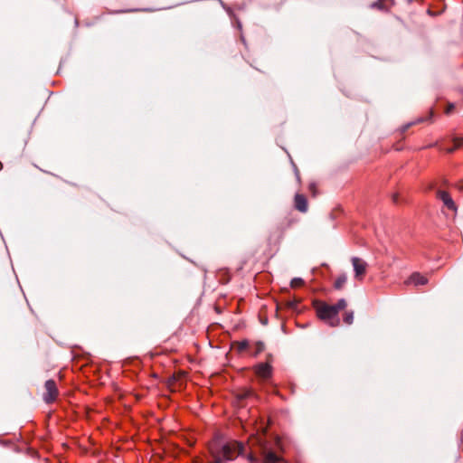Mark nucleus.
<instances>
[{
    "instance_id": "f257e3e1",
    "label": "nucleus",
    "mask_w": 463,
    "mask_h": 463,
    "mask_svg": "<svg viewBox=\"0 0 463 463\" xmlns=\"http://www.w3.org/2000/svg\"><path fill=\"white\" fill-rule=\"evenodd\" d=\"M312 306L320 320L330 326H337L340 325L338 314L345 309L347 302L344 298L339 299L335 304H329L323 300H314Z\"/></svg>"
},
{
    "instance_id": "f03ea898",
    "label": "nucleus",
    "mask_w": 463,
    "mask_h": 463,
    "mask_svg": "<svg viewBox=\"0 0 463 463\" xmlns=\"http://www.w3.org/2000/svg\"><path fill=\"white\" fill-rule=\"evenodd\" d=\"M244 447L238 441H229L221 447L214 441L209 445V450L213 458V463H222V460H232L242 453Z\"/></svg>"
},
{
    "instance_id": "7ed1b4c3",
    "label": "nucleus",
    "mask_w": 463,
    "mask_h": 463,
    "mask_svg": "<svg viewBox=\"0 0 463 463\" xmlns=\"http://www.w3.org/2000/svg\"><path fill=\"white\" fill-rule=\"evenodd\" d=\"M44 388L43 401L48 404L54 402L59 396V390L55 382L53 380L46 381Z\"/></svg>"
},
{
    "instance_id": "20e7f679",
    "label": "nucleus",
    "mask_w": 463,
    "mask_h": 463,
    "mask_svg": "<svg viewBox=\"0 0 463 463\" xmlns=\"http://www.w3.org/2000/svg\"><path fill=\"white\" fill-rule=\"evenodd\" d=\"M351 262L354 267V279L362 281L366 275L368 264L366 261L358 257H353L351 259Z\"/></svg>"
},
{
    "instance_id": "39448f33",
    "label": "nucleus",
    "mask_w": 463,
    "mask_h": 463,
    "mask_svg": "<svg viewBox=\"0 0 463 463\" xmlns=\"http://www.w3.org/2000/svg\"><path fill=\"white\" fill-rule=\"evenodd\" d=\"M253 371L255 374L262 380L269 379L272 374V367L269 363H260L256 364L253 367Z\"/></svg>"
},
{
    "instance_id": "423d86ee",
    "label": "nucleus",
    "mask_w": 463,
    "mask_h": 463,
    "mask_svg": "<svg viewBox=\"0 0 463 463\" xmlns=\"http://www.w3.org/2000/svg\"><path fill=\"white\" fill-rule=\"evenodd\" d=\"M260 450L263 457V463H280L281 458L274 454L273 452H270L267 449L266 447H264L262 444L260 445Z\"/></svg>"
},
{
    "instance_id": "0eeeda50",
    "label": "nucleus",
    "mask_w": 463,
    "mask_h": 463,
    "mask_svg": "<svg viewBox=\"0 0 463 463\" xmlns=\"http://www.w3.org/2000/svg\"><path fill=\"white\" fill-rule=\"evenodd\" d=\"M437 197L440 201H442V203L448 209H449L453 212H456V210H457L456 204L449 193H447L446 191L439 190L437 192Z\"/></svg>"
},
{
    "instance_id": "6e6552de",
    "label": "nucleus",
    "mask_w": 463,
    "mask_h": 463,
    "mask_svg": "<svg viewBox=\"0 0 463 463\" xmlns=\"http://www.w3.org/2000/svg\"><path fill=\"white\" fill-rule=\"evenodd\" d=\"M427 283L428 279L424 275H421L420 273L418 272L412 273L405 281V284H412L414 286L425 285Z\"/></svg>"
},
{
    "instance_id": "1a4fd4ad",
    "label": "nucleus",
    "mask_w": 463,
    "mask_h": 463,
    "mask_svg": "<svg viewBox=\"0 0 463 463\" xmlns=\"http://www.w3.org/2000/svg\"><path fill=\"white\" fill-rule=\"evenodd\" d=\"M295 207L302 213H306L307 210V202L303 194H297L295 195Z\"/></svg>"
},
{
    "instance_id": "9d476101",
    "label": "nucleus",
    "mask_w": 463,
    "mask_h": 463,
    "mask_svg": "<svg viewBox=\"0 0 463 463\" xmlns=\"http://www.w3.org/2000/svg\"><path fill=\"white\" fill-rule=\"evenodd\" d=\"M347 276L345 274H341L337 276L334 282V288L335 289H342L346 283Z\"/></svg>"
},
{
    "instance_id": "9b49d317",
    "label": "nucleus",
    "mask_w": 463,
    "mask_h": 463,
    "mask_svg": "<svg viewBox=\"0 0 463 463\" xmlns=\"http://www.w3.org/2000/svg\"><path fill=\"white\" fill-rule=\"evenodd\" d=\"M250 343L247 340L235 342L233 347L240 353L248 351Z\"/></svg>"
},
{
    "instance_id": "f8f14e48",
    "label": "nucleus",
    "mask_w": 463,
    "mask_h": 463,
    "mask_svg": "<svg viewBox=\"0 0 463 463\" xmlns=\"http://www.w3.org/2000/svg\"><path fill=\"white\" fill-rule=\"evenodd\" d=\"M387 3L389 4V5H392L391 1H389V0H379V1L375 2L373 5V6L377 7L379 9H387L389 7L387 5Z\"/></svg>"
},
{
    "instance_id": "ddd939ff",
    "label": "nucleus",
    "mask_w": 463,
    "mask_h": 463,
    "mask_svg": "<svg viewBox=\"0 0 463 463\" xmlns=\"http://www.w3.org/2000/svg\"><path fill=\"white\" fill-rule=\"evenodd\" d=\"M343 320L345 324L351 325L354 321V313L353 311H346L343 316Z\"/></svg>"
},
{
    "instance_id": "4468645a",
    "label": "nucleus",
    "mask_w": 463,
    "mask_h": 463,
    "mask_svg": "<svg viewBox=\"0 0 463 463\" xmlns=\"http://www.w3.org/2000/svg\"><path fill=\"white\" fill-rule=\"evenodd\" d=\"M304 280L300 278H295L291 280L290 282V286L291 288H301L304 286Z\"/></svg>"
},
{
    "instance_id": "2eb2a0df",
    "label": "nucleus",
    "mask_w": 463,
    "mask_h": 463,
    "mask_svg": "<svg viewBox=\"0 0 463 463\" xmlns=\"http://www.w3.org/2000/svg\"><path fill=\"white\" fill-rule=\"evenodd\" d=\"M308 190L312 194L313 196H316L317 194V184L310 183L308 185Z\"/></svg>"
},
{
    "instance_id": "dca6fc26",
    "label": "nucleus",
    "mask_w": 463,
    "mask_h": 463,
    "mask_svg": "<svg viewBox=\"0 0 463 463\" xmlns=\"http://www.w3.org/2000/svg\"><path fill=\"white\" fill-rule=\"evenodd\" d=\"M462 145H463V137H456V138H454L455 148H458V147H459Z\"/></svg>"
},
{
    "instance_id": "f3484780",
    "label": "nucleus",
    "mask_w": 463,
    "mask_h": 463,
    "mask_svg": "<svg viewBox=\"0 0 463 463\" xmlns=\"http://www.w3.org/2000/svg\"><path fill=\"white\" fill-rule=\"evenodd\" d=\"M254 453H256V451H251V452H250V459L251 461L256 460V458H255V457H254Z\"/></svg>"
},
{
    "instance_id": "a211bd4d",
    "label": "nucleus",
    "mask_w": 463,
    "mask_h": 463,
    "mask_svg": "<svg viewBox=\"0 0 463 463\" xmlns=\"http://www.w3.org/2000/svg\"><path fill=\"white\" fill-rule=\"evenodd\" d=\"M262 349H263V345L261 344H259L258 347H257V353L261 352Z\"/></svg>"
},
{
    "instance_id": "6ab92c4d",
    "label": "nucleus",
    "mask_w": 463,
    "mask_h": 463,
    "mask_svg": "<svg viewBox=\"0 0 463 463\" xmlns=\"http://www.w3.org/2000/svg\"><path fill=\"white\" fill-rule=\"evenodd\" d=\"M453 109V105H449V106L448 107V109H447V111H446V112H447V113H449V112L451 111V109Z\"/></svg>"
},
{
    "instance_id": "aec40b11",
    "label": "nucleus",
    "mask_w": 463,
    "mask_h": 463,
    "mask_svg": "<svg viewBox=\"0 0 463 463\" xmlns=\"http://www.w3.org/2000/svg\"><path fill=\"white\" fill-rule=\"evenodd\" d=\"M256 439H257L256 438H252V439H250V445H252V444H253V442H254Z\"/></svg>"
},
{
    "instance_id": "412c9836",
    "label": "nucleus",
    "mask_w": 463,
    "mask_h": 463,
    "mask_svg": "<svg viewBox=\"0 0 463 463\" xmlns=\"http://www.w3.org/2000/svg\"><path fill=\"white\" fill-rule=\"evenodd\" d=\"M459 189L463 190V181L459 184Z\"/></svg>"
}]
</instances>
